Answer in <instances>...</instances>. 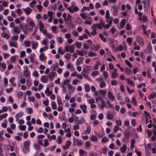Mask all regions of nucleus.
<instances>
[{"instance_id":"nucleus-31","label":"nucleus","mask_w":156,"mask_h":156,"mask_svg":"<svg viewBox=\"0 0 156 156\" xmlns=\"http://www.w3.org/2000/svg\"><path fill=\"white\" fill-rule=\"evenodd\" d=\"M131 102L133 103L134 105L135 106L137 105L136 100L134 96H133L131 99Z\"/></svg>"},{"instance_id":"nucleus-7","label":"nucleus","mask_w":156,"mask_h":156,"mask_svg":"<svg viewBox=\"0 0 156 156\" xmlns=\"http://www.w3.org/2000/svg\"><path fill=\"white\" fill-rule=\"evenodd\" d=\"M36 55L34 53H32L28 57L30 59V62L31 63H36V61L35 60L34 58L35 57Z\"/></svg>"},{"instance_id":"nucleus-36","label":"nucleus","mask_w":156,"mask_h":156,"mask_svg":"<svg viewBox=\"0 0 156 156\" xmlns=\"http://www.w3.org/2000/svg\"><path fill=\"white\" fill-rule=\"evenodd\" d=\"M85 122V120L83 117H82L81 118L80 120H78L77 122V123L79 125H81L83 123Z\"/></svg>"},{"instance_id":"nucleus-26","label":"nucleus","mask_w":156,"mask_h":156,"mask_svg":"<svg viewBox=\"0 0 156 156\" xmlns=\"http://www.w3.org/2000/svg\"><path fill=\"white\" fill-rule=\"evenodd\" d=\"M45 93L46 94H48V96H50L52 93V91L49 90L48 88H46L45 91Z\"/></svg>"},{"instance_id":"nucleus-1","label":"nucleus","mask_w":156,"mask_h":156,"mask_svg":"<svg viewBox=\"0 0 156 156\" xmlns=\"http://www.w3.org/2000/svg\"><path fill=\"white\" fill-rule=\"evenodd\" d=\"M30 144V142L29 140L26 141L24 143L23 148V151L24 153L26 154L29 151V147Z\"/></svg>"},{"instance_id":"nucleus-41","label":"nucleus","mask_w":156,"mask_h":156,"mask_svg":"<svg viewBox=\"0 0 156 156\" xmlns=\"http://www.w3.org/2000/svg\"><path fill=\"white\" fill-rule=\"evenodd\" d=\"M99 36L100 38L101 39V40L104 42H106L107 41L106 39L104 37L103 35L102 34H99Z\"/></svg>"},{"instance_id":"nucleus-28","label":"nucleus","mask_w":156,"mask_h":156,"mask_svg":"<svg viewBox=\"0 0 156 156\" xmlns=\"http://www.w3.org/2000/svg\"><path fill=\"white\" fill-rule=\"evenodd\" d=\"M58 66V63L52 65L50 67L51 70V71L55 70Z\"/></svg>"},{"instance_id":"nucleus-21","label":"nucleus","mask_w":156,"mask_h":156,"mask_svg":"<svg viewBox=\"0 0 156 156\" xmlns=\"http://www.w3.org/2000/svg\"><path fill=\"white\" fill-rule=\"evenodd\" d=\"M127 149V146L126 144L123 145L120 148V151L122 153L125 152Z\"/></svg>"},{"instance_id":"nucleus-59","label":"nucleus","mask_w":156,"mask_h":156,"mask_svg":"<svg viewBox=\"0 0 156 156\" xmlns=\"http://www.w3.org/2000/svg\"><path fill=\"white\" fill-rule=\"evenodd\" d=\"M30 44V42L29 41H26L24 42V45L27 47H29Z\"/></svg>"},{"instance_id":"nucleus-22","label":"nucleus","mask_w":156,"mask_h":156,"mask_svg":"<svg viewBox=\"0 0 156 156\" xmlns=\"http://www.w3.org/2000/svg\"><path fill=\"white\" fill-rule=\"evenodd\" d=\"M99 49V47L98 46L95 45L92 46L90 48V50L94 51H98Z\"/></svg>"},{"instance_id":"nucleus-8","label":"nucleus","mask_w":156,"mask_h":156,"mask_svg":"<svg viewBox=\"0 0 156 156\" xmlns=\"http://www.w3.org/2000/svg\"><path fill=\"white\" fill-rule=\"evenodd\" d=\"M81 73L82 76H83L85 78L89 80V78L88 77L89 73L88 71H85V69H83Z\"/></svg>"},{"instance_id":"nucleus-61","label":"nucleus","mask_w":156,"mask_h":156,"mask_svg":"<svg viewBox=\"0 0 156 156\" xmlns=\"http://www.w3.org/2000/svg\"><path fill=\"white\" fill-rule=\"evenodd\" d=\"M156 94L154 93L153 94H151L149 96V98L151 99L152 98H154L156 97Z\"/></svg>"},{"instance_id":"nucleus-12","label":"nucleus","mask_w":156,"mask_h":156,"mask_svg":"<svg viewBox=\"0 0 156 156\" xmlns=\"http://www.w3.org/2000/svg\"><path fill=\"white\" fill-rule=\"evenodd\" d=\"M23 10L25 12L27 15H29L32 12V9L30 7H27L26 8L23 9Z\"/></svg>"},{"instance_id":"nucleus-50","label":"nucleus","mask_w":156,"mask_h":156,"mask_svg":"<svg viewBox=\"0 0 156 156\" xmlns=\"http://www.w3.org/2000/svg\"><path fill=\"white\" fill-rule=\"evenodd\" d=\"M57 102L58 105L59 106L62 105V102L60 98L58 97L57 98Z\"/></svg>"},{"instance_id":"nucleus-25","label":"nucleus","mask_w":156,"mask_h":156,"mask_svg":"<svg viewBox=\"0 0 156 156\" xmlns=\"http://www.w3.org/2000/svg\"><path fill=\"white\" fill-rule=\"evenodd\" d=\"M19 38V36L18 35H15L12 36L11 37V41H12L16 42Z\"/></svg>"},{"instance_id":"nucleus-49","label":"nucleus","mask_w":156,"mask_h":156,"mask_svg":"<svg viewBox=\"0 0 156 156\" xmlns=\"http://www.w3.org/2000/svg\"><path fill=\"white\" fill-rule=\"evenodd\" d=\"M84 88H85V91L86 92H87L90 91V88L89 86L88 85L86 84V85H85L84 86Z\"/></svg>"},{"instance_id":"nucleus-46","label":"nucleus","mask_w":156,"mask_h":156,"mask_svg":"<svg viewBox=\"0 0 156 156\" xmlns=\"http://www.w3.org/2000/svg\"><path fill=\"white\" fill-rule=\"evenodd\" d=\"M125 72L128 75L131 74L132 73L131 69L129 68H127L126 69Z\"/></svg>"},{"instance_id":"nucleus-42","label":"nucleus","mask_w":156,"mask_h":156,"mask_svg":"<svg viewBox=\"0 0 156 156\" xmlns=\"http://www.w3.org/2000/svg\"><path fill=\"white\" fill-rule=\"evenodd\" d=\"M1 36L2 37L6 39H8L9 37L8 35L6 33L4 32H3L1 34Z\"/></svg>"},{"instance_id":"nucleus-18","label":"nucleus","mask_w":156,"mask_h":156,"mask_svg":"<svg viewBox=\"0 0 156 156\" xmlns=\"http://www.w3.org/2000/svg\"><path fill=\"white\" fill-rule=\"evenodd\" d=\"M91 131V128L90 126L88 125L86 129V130L84 131V134H89L90 133Z\"/></svg>"},{"instance_id":"nucleus-24","label":"nucleus","mask_w":156,"mask_h":156,"mask_svg":"<svg viewBox=\"0 0 156 156\" xmlns=\"http://www.w3.org/2000/svg\"><path fill=\"white\" fill-rule=\"evenodd\" d=\"M108 97L111 100H114V97L113 94L110 91H108Z\"/></svg>"},{"instance_id":"nucleus-23","label":"nucleus","mask_w":156,"mask_h":156,"mask_svg":"<svg viewBox=\"0 0 156 156\" xmlns=\"http://www.w3.org/2000/svg\"><path fill=\"white\" fill-rule=\"evenodd\" d=\"M147 49L148 52L150 53L152 50V47L151 43H149L147 46Z\"/></svg>"},{"instance_id":"nucleus-51","label":"nucleus","mask_w":156,"mask_h":156,"mask_svg":"<svg viewBox=\"0 0 156 156\" xmlns=\"http://www.w3.org/2000/svg\"><path fill=\"white\" fill-rule=\"evenodd\" d=\"M76 52L77 54L78 55L81 56H83L84 55V53L83 51H82L77 50L76 51Z\"/></svg>"},{"instance_id":"nucleus-16","label":"nucleus","mask_w":156,"mask_h":156,"mask_svg":"<svg viewBox=\"0 0 156 156\" xmlns=\"http://www.w3.org/2000/svg\"><path fill=\"white\" fill-rule=\"evenodd\" d=\"M101 104L100 105V107L101 109H103L105 107H108V106L106 104L105 101L103 99L102 100H101Z\"/></svg>"},{"instance_id":"nucleus-60","label":"nucleus","mask_w":156,"mask_h":156,"mask_svg":"<svg viewBox=\"0 0 156 156\" xmlns=\"http://www.w3.org/2000/svg\"><path fill=\"white\" fill-rule=\"evenodd\" d=\"M119 129V128L117 126H115L114 129L113 133H116L117 131H118Z\"/></svg>"},{"instance_id":"nucleus-64","label":"nucleus","mask_w":156,"mask_h":156,"mask_svg":"<svg viewBox=\"0 0 156 156\" xmlns=\"http://www.w3.org/2000/svg\"><path fill=\"white\" fill-rule=\"evenodd\" d=\"M145 147V150L146 156H150V154L148 150L147 149L146 147Z\"/></svg>"},{"instance_id":"nucleus-55","label":"nucleus","mask_w":156,"mask_h":156,"mask_svg":"<svg viewBox=\"0 0 156 156\" xmlns=\"http://www.w3.org/2000/svg\"><path fill=\"white\" fill-rule=\"evenodd\" d=\"M87 44L88 45L89 47L90 48L92 46V42L91 40H89L87 41Z\"/></svg>"},{"instance_id":"nucleus-39","label":"nucleus","mask_w":156,"mask_h":156,"mask_svg":"<svg viewBox=\"0 0 156 156\" xmlns=\"http://www.w3.org/2000/svg\"><path fill=\"white\" fill-rule=\"evenodd\" d=\"M51 108L53 110H55L57 108L55 102H51Z\"/></svg>"},{"instance_id":"nucleus-44","label":"nucleus","mask_w":156,"mask_h":156,"mask_svg":"<svg viewBox=\"0 0 156 156\" xmlns=\"http://www.w3.org/2000/svg\"><path fill=\"white\" fill-rule=\"evenodd\" d=\"M23 115V112H20L16 114L15 115V118H19L21 117Z\"/></svg>"},{"instance_id":"nucleus-63","label":"nucleus","mask_w":156,"mask_h":156,"mask_svg":"<svg viewBox=\"0 0 156 156\" xmlns=\"http://www.w3.org/2000/svg\"><path fill=\"white\" fill-rule=\"evenodd\" d=\"M87 102L91 104L94 103L95 101L94 99L92 98L88 100Z\"/></svg>"},{"instance_id":"nucleus-9","label":"nucleus","mask_w":156,"mask_h":156,"mask_svg":"<svg viewBox=\"0 0 156 156\" xmlns=\"http://www.w3.org/2000/svg\"><path fill=\"white\" fill-rule=\"evenodd\" d=\"M20 30L19 28L17 26L14 27L13 29L11 31V33L12 34H19L20 33Z\"/></svg>"},{"instance_id":"nucleus-56","label":"nucleus","mask_w":156,"mask_h":156,"mask_svg":"<svg viewBox=\"0 0 156 156\" xmlns=\"http://www.w3.org/2000/svg\"><path fill=\"white\" fill-rule=\"evenodd\" d=\"M91 68V66L86 65L84 66V68L83 69H85V71H88L89 70H90Z\"/></svg>"},{"instance_id":"nucleus-14","label":"nucleus","mask_w":156,"mask_h":156,"mask_svg":"<svg viewBox=\"0 0 156 156\" xmlns=\"http://www.w3.org/2000/svg\"><path fill=\"white\" fill-rule=\"evenodd\" d=\"M80 108L82 110L83 113L85 114L87 113V106L85 105H80Z\"/></svg>"},{"instance_id":"nucleus-5","label":"nucleus","mask_w":156,"mask_h":156,"mask_svg":"<svg viewBox=\"0 0 156 156\" xmlns=\"http://www.w3.org/2000/svg\"><path fill=\"white\" fill-rule=\"evenodd\" d=\"M39 30L44 35H46L47 34V31L44 28V25L42 23L40 22L39 23Z\"/></svg>"},{"instance_id":"nucleus-45","label":"nucleus","mask_w":156,"mask_h":156,"mask_svg":"<svg viewBox=\"0 0 156 156\" xmlns=\"http://www.w3.org/2000/svg\"><path fill=\"white\" fill-rule=\"evenodd\" d=\"M55 74L56 73L55 72H51L48 75V77L49 78H53L55 76Z\"/></svg>"},{"instance_id":"nucleus-37","label":"nucleus","mask_w":156,"mask_h":156,"mask_svg":"<svg viewBox=\"0 0 156 156\" xmlns=\"http://www.w3.org/2000/svg\"><path fill=\"white\" fill-rule=\"evenodd\" d=\"M32 45V48L33 49H35L37 47L38 44L34 42H32L31 43Z\"/></svg>"},{"instance_id":"nucleus-62","label":"nucleus","mask_w":156,"mask_h":156,"mask_svg":"<svg viewBox=\"0 0 156 156\" xmlns=\"http://www.w3.org/2000/svg\"><path fill=\"white\" fill-rule=\"evenodd\" d=\"M103 99L102 98V97L100 96H98V97H97L95 98V100L97 102H98L99 101H101V100H102Z\"/></svg>"},{"instance_id":"nucleus-20","label":"nucleus","mask_w":156,"mask_h":156,"mask_svg":"<svg viewBox=\"0 0 156 156\" xmlns=\"http://www.w3.org/2000/svg\"><path fill=\"white\" fill-rule=\"evenodd\" d=\"M87 18L89 20H86L85 21V23L87 24L90 25L92 22V19L90 17H87Z\"/></svg>"},{"instance_id":"nucleus-32","label":"nucleus","mask_w":156,"mask_h":156,"mask_svg":"<svg viewBox=\"0 0 156 156\" xmlns=\"http://www.w3.org/2000/svg\"><path fill=\"white\" fill-rule=\"evenodd\" d=\"M41 81L44 83H46L48 81L47 78L44 76H42L41 77Z\"/></svg>"},{"instance_id":"nucleus-57","label":"nucleus","mask_w":156,"mask_h":156,"mask_svg":"<svg viewBox=\"0 0 156 156\" xmlns=\"http://www.w3.org/2000/svg\"><path fill=\"white\" fill-rule=\"evenodd\" d=\"M71 57V54L69 53H67L66 54L64 55V57L66 59H69Z\"/></svg>"},{"instance_id":"nucleus-13","label":"nucleus","mask_w":156,"mask_h":156,"mask_svg":"<svg viewBox=\"0 0 156 156\" xmlns=\"http://www.w3.org/2000/svg\"><path fill=\"white\" fill-rule=\"evenodd\" d=\"M27 21L28 22L29 25L31 27H33L35 26V23L33 20L30 19L29 18H28L27 19Z\"/></svg>"},{"instance_id":"nucleus-3","label":"nucleus","mask_w":156,"mask_h":156,"mask_svg":"<svg viewBox=\"0 0 156 156\" xmlns=\"http://www.w3.org/2000/svg\"><path fill=\"white\" fill-rule=\"evenodd\" d=\"M75 46L74 45L71 46H68L65 47V49L66 51L69 52L71 53H73L74 51Z\"/></svg>"},{"instance_id":"nucleus-10","label":"nucleus","mask_w":156,"mask_h":156,"mask_svg":"<svg viewBox=\"0 0 156 156\" xmlns=\"http://www.w3.org/2000/svg\"><path fill=\"white\" fill-rule=\"evenodd\" d=\"M142 4H144V7L145 12H147L149 6V2H146L145 0L141 2Z\"/></svg>"},{"instance_id":"nucleus-2","label":"nucleus","mask_w":156,"mask_h":156,"mask_svg":"<svg viewBox=\"0 0 156 156\" xmlns=\"http://www.w3.org/2000/svg\"><path fill=\"white\" fill-rule=\"evenodd\" d=\"M67 9L70 13H73L74 12H77L79 10L78 8L74 5L69 7Z\"/></svg>"},{"instance_id":"nucleus-58","label":"nucleus","mask_w":156,"mask_h":156,"mask_svg":"<svg viewBox=\"0 0 156 156\" xmlns=\"http://www.w3.org/2000/svg\"><path fill=\"white\" fill-rule=\"evenodd\" d=\"M113 20V18L112 17H110L109 18H109H108V19H106V21L108 23H111L112 22Z\"/></svg>"},{"instance_id":"nucleus-48","label":"nucleus","mask_w":156,"mask_h":156,"mask_svg":"<svg viewBox=\"0 0 156 156\" xmlns=\"http://www.w3.org/2000/svg\"><path fill=\"white\" fill-rule=\"evenodd\" d=\"M44 144L43 146L44 147H46L49 145V143L48 142V140L47 139H45L44 140Z\"/></svg>"},{"instance_id":"nucleus-38","label":"nucleus","mask_w":156,"mask_h":156,"mask_svg":"<svg viewBox=\"0 0 156 156\" xmlns=\"http://www.w3.org/2000/svg\"><path fill=\"white\" fill-rule=\"evenodd\" d=\"M126 23V20L125 19H123L122 20L121 23H120V27L122 28H123L124 27L125 24Z\"/></svg>"},{"instance_id":"nucleus-19","label":"nucleus","mask_w":156,"mask_h":156,"mask_svg":"<svg viewBox=\"0 0 156 156\" xmlns=\"http://www.w3.org/2000/svg\"><path fill=\"white\" fill-rule=\"evenodd\" d=\"M83 61V58L82 57H80L76 61V65H79L82 64Z\"/></svg>"},{"instance_id":"nucleus-40","label":"nucleus","mask_w":156,"mask_h":156,"mask_svg":"<svg viewBox=\"0 0 156 156\" xmlns=\"http://www.w3.org/2000/svg\"><path fill=\"white\" fill-rule=\"evenodd\" d=\"M112 10L114 13H116L117 12L118 7L114 6L112 7Z\"/></svg>"},{"instance_id":"nucleus-11","label":"nucleus","mask_w":156,"mask_h":156,"mask_svg":"<svg viewBox=\"0 0 156 156\" xmlns=\"http://www.w3.org/2000/svg\"><path fill=\"white\" fill-rule=\"evenodd\" d=\"M99 22V24H97V25L98 26V28L99 29H101L102 27H105V24L102 19H100Z\"/></svg>"},{"instance_id":"nucleus-27","label":"nucleus","mask_w":156,"mask_h":156,"mask_svg":"<svg viewBox=\"0 0 156 156\" xmlns=\"http://www.w3.org/2000/svg\"><path fill=\"white\" fill-rule=\"evenodd\" d=\"M101 65V63L100 61L96 62L95 65L94 67V69L95 70L98 69V67Z\"/></svg>"},{"instance_id":"nucleus-53","label":"nucleus","mask_w":156,"mask_h":156,"mask_svg":"<svg viewBox=\"0 0 156 156\" xmlns=\"http://www.w3.org/2000/svg\"><path fill=\"white\" fill-rule=\"evenodd\" d=\"M106 86V84L104 82H101L99 85V87L101 88H103Z\"/></svg>"},{"instance_id":"nucleus-43","label":"nucleus","mask_w":156,"mask_h":156,"mask_svg":"<svg viewBox=\"0 0 156 156\" xmlns=\"http://www.w3.org/2000/svg\"><path fill=\"white\" fill-rule=\"evenodd\" d=\"M9 44L10 46H12V47H16V46L17 45V44L16 43H15V42L14 41H12L11 42H9Z\"/></svg>"},{"instance_id":"nucleus-15","label":"nucleus","mask_w":156,"mask_h":156,"mask_svg":"<svg viewBox=\"0 0 156 156\" xmlns=\"http://www.w3.org/2000/svg\"><path fill=\"white\" fill-rule=\"evenodd\" d=\"M68 88L70 93H73L75 90V87L70 84L68 85Z\"/></svg>"},{"instance_id":"nucleus-29","label":"nucleus","mask_w":156,"mask_h":156,"mask_svg":"<svg viewBox=\"0 0 156 156\" xmlns=\"http://www.w3.org/2000/svg\"><path fill=\"white\" fill-rule=\"evenodd\" d=\"M97 137L94 135L92 136L90 138V140L92 141H96L98 140Z\"/></svg>"},{"instance_id":"nucleus-4","label":"nucleus","mask_w":156,"mask_h":156,"mask_svg":"<svg viewBox=\"0 0 156 156\" xmlns=\"http://www.w3.org/2000/svg\"><path fill=\"white\" fill-rule=\"evenodd\" d=\"M136 39L138 44L141 46H143L144 44L143 39L139 36H136Z\"/></svg>"},{"instance_id":"nucleus-47","label":"nucleus","mask_w":156,"mask_h":156,"mask_svg":"<svg viewBox=\"0 0 156 156\" xmlns=\"http://www.w3.org/2000/svg\"><path fill=\"white\" fill-rule=\"evenodd\" d=\"M97 27L98 28V26L97 25V23L94 24L92 25L91 27L92 30L97 31Z\"/></svg>"},{"instance_id":"nucleus-6","label":"nucleus","mask_w":156,"mask_h":156,"mask_svg":"<svg viewBox=\"0 0 156 156\" xmlns=\"http://www.w3.org/2000/svg\"><path fill=\"white\" fill-rule=\"evenodd\" d=\"M82 144V141L81 140L74 139L73 140V145L74 146H80Z\"/></svg>"},{"instance_id":"nucleus-33","label":"nucleus","mask_w":156,"mask_h":156,"mask_svg":"<svg viewBox=\"0 0 156 156\" xmlns=\"http://www.w3.org/2000/svg\"><path fill=\"white\" fill-rule=\"evenodd\" d=\"M88 55L89 56L92 57L96 56L97 54L96 52H94L92 51H90L88 52Z\"/></svg>"},{"instance_id":"nucleus-17","label":"nucleus","mask_w":156,"mask_h":156,"mask_svg":"<svg viewBox=\"0 0 156 156\" xmlns=\"http://www.w3.org/2000/svg\"><path fill=\"white\" fill-rule=\"evenodd\" d=\"M33 147L37 151H41V148L36 143L34 144Z\"/></svg>"},{"instance_id":"nucleus-34","label":"nucleus","mask_w":156,"mask_h":156,"mask_svg":"<svg viewBox=\"0 0 156 156\" xmlns=\"http://www.w3.org/2000/svg\"><path fill=\"white\" fill-rule=\"evenodd\" d=\"M23 74L27 78L30 73V72L28 70H26L23 71Z\"/></svg>"},{"instance_id":"nucleus-30","label":"nucleus","mask_w":156,"mask_h":156,"mask_svg":"<svg viewBox=\"0 0 156 156\" xmlns=\"http://www.w3.org/2000/svg\"><path fill=\"white\" fill-rule=\"evenodd\" d=\"M19 128L21 131H24L26 130V127L25 125H20L19 126Z\"/></svg>"},{"instance_id":"nucleus-54","label":"nucleus","mask_w":156,"mask_h":156,"mask_svg":"<svg viewBox=\"0 0 156 156\" xmlns=\"http://www.w3.org/2000/svg\"><path fill=\"white\" fill-rule=\"evenodd\" d=\"M106 116L107 118L109 120H111L114 118L113 115L111 114H107Z\"/></svg>"},{"instance_id":"nucleus-35","label":"nucleus","mask_w":156,"mask_h":156,"mask_svg":"<svg viewBox=\"0 0 156 156\" xmlns=\"http://www.w3.org/2000/svg\"><path fill=\"white\" fill-rule=\"evenodd\" d=\"M126 80H127L128 84H130L133 86H135V84L133 82L131 79L129 78H127Z\"/></svg>"},{"instance_id":"nucleus-52","label":"nucleus","mask_w":156,"mask_h":156,"mask_svg":"<svg viewBox=\"0 0 156 156\" xmlns=\"http://www.w3.org/2000/svg\"><path fill=\"white\" fill-rule=\"evenodd\" d=\"M8 115L7 113H5L0 115V120H1L3 118H6Z\"/></svg>"}]
</instances>
